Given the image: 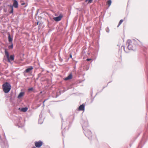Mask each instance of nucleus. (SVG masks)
Returning a JSON list of instances; mask_svg holds the SVG:
<instances>
[{"label":"nucleus","instance_id":"f257e3e1","mask_svg":"<svg viewBox=\"0 0 148 148\" xmlns=\"http://www.w3.org/2000/svg\"><path fill=\"white\" fill-rule=\"evenodd\" d=\"M2 86L3 91L5 93L8 92L11 89V85L8 82L4 83Z\"/></svg>","mask_w":148,"mask_h":148},{"label":"nucleus","instance_id":"f03ea898","mask_svg":"<svg viewBox=\"0 0 148 148\" xmlns=\"http://www.w3.org/2000/svg\"><path fill=\"white\" fill-rule=\"evenodd\" d=\"M8 6L9 7V11L10 10L9 12V13L10 14L13 13V7L16 8H17L18 7V3L17 1L15 0L14 1L13 5H8Z\"/></svg>","mask_w":148,"mask_h":148},{"label":"nucleus","instance_id":"7ed1b4c3","mask_svg":"<svg viewBox=\"0 0 148 148\" xmlns=\"http://www.w3.org/2000/svg\"><path fill=\"white\" fill-rule=\"evenodd\" d=\"M136 42L134 41H131L130 40H128L127 42V44L128 45L127 47L130 50H133L134 49V47Z\"/></svg>","mask_w":148,"mask_h":148},{"label":"nucleus","instance_id":"20e7f679","mask_svg":"<svg viewBox=\"0 0 148 148\" xmlns=\"http://www.w3.org/2000/svg\"><path fill=\"white\" fill-rule=\"evenodd\" d=\"M5 52L8 61L10 62V61H12L14 60V55H11L10 57L8 52L5 49Z\"/></svg>","mask_w":148,"mask_h":148},{"label":"nucleus","instance_id":"39448f33","mask_svg":"<svg viewBox=\"0 0 148 148\" xmlns=\"http://www.w3.org/2000/svg\"><path fill=\"white\" fill-rule=\"evenodd\" d=\"M35 146L36 147L39 148L43 145V142L41 140L35 142Z\"/></svg>","mask_w":148,"mask_h":148},{"label":"nucleus","instance_id":"423d86ee","mask_svg":"<svg viewBox=\"0 0 148 148\" xmlns=\"http://www.w3.org/2000/svg\"><path fill=\"white\" fill-rule=\"evenodd\" d=\"M63 17V15L60 14L59 16L58 17L53 18V19L56 21H58L61 20Z\"/></svg>","mask_w":148,"mask_h":148},{"label":"nucleus","instance_id":"0eeeda50","mask_svg":"<svg viewBox=\"0 0 148 148\" xmlns=\"http://www.w3.org/2000/svg\"><path fill=\"white\" fill-rule=\"evenodd\" d=\"M86 136L89 138L92 136V134L91 131H88L85 133Z\"/></svg>","mask_w":148,"mask_h":148},{"label":"nucleus","instance_id":"6e6552de","mask_svg":"<svg viewBox=\"0 0 148 148\" xmlns=\"http://www.w3.org/2000/svg\"><path fill=\"white\" fill-rule=\"evenodd\" d=\"M72 78V75L71 74H69L67 77L64 78L65 80H67L71 79Z\"/></svg>","mask_w":148,"mask_h":148},{"label":"nucleus","instance_id":"1a4fd4ad","mask_svg":"<svg viewBox=\"0 0 148 148\" xmlns=\"http://www.w3.org/2000/svg\"><path fill=\"white\" fill-rule=\"evenodd\" d=\"M84 110V105L82 104L80 105L78 108V110L79 111Z\"/></svg>","mask_w":148,"mask_h":148},{"label":"nucleus","instance_id":"9d476101","mask_svg":"<svg viewBox=\"0 0 148 148\" xmlns=\"http://www.w3.org/2000/svg\"><path fill=\"white\" fill-rule=\"evenodd\" d=\"M33 69V68L32 66H31L29 68L27 69L25 71L26 73H28L30 71L32 70Z\"/></svg>","mask_w":148,"mask_h":148},{"label":"nucleus","instance_id":"9b49d317","mask_svg":"<svg viewBox=\"0 0 148 148\" xmlns=\"http://www.w3.org/2000/svg\"><path fill=\"white\" fill-rule=\"evenodd\" d=\"M8 41L11 42H12V38L11 37V36L9 33H8Z\"/></svg>","mask_w":148,"mask_h":148},{"label":"nucleus","instance_id":"f8f14e48","mask_svg":"<svg viewBox=\"0 0 148 148\" xmlns=\"http://www.w3.org/2000/svg\"><path fill=\"white\" fill-rule=\"evenodd\" d=\"M93 0H85L84 4H88L89 3H91L92 2Z\"/></svg>","mask_w":148,"mask_h":148},{"label":"nucleus","instance_id":"ddd939ff","mask_svg":"<svg viewBox=\"0 0 148 148\" xmlns=\"http://www.w3.org/2000/svg\"><path fill=\"white\" fill-rule=\"evenodd\" d=\"M24 94V92H20L18 96V98H20L23 96Z\"/></svg>","mask_w":148,"mask_h":148},{"label":"nucleus","instance_id":"4468645a","mask_svg":"<svg viewBox=\"0 0 148 148\" xmlns=\"http://www.w3.org/2000/svg\"><path fill=\"white\" fill-rule=\"evenodd\" d=\"M28 109L27 108H22L21 109V111L23 112H26L27 111Z\"/></svg>","mask_w":148,"mask_h":148},{"label":"nucleus","instance_id":"2eb2a0df","mask_svg":"<svg viewBox=\"0 0 148 148\" xmlns=\"http://www.w3.org/2000/svg\"><path fill=\"white\" fill-rule=\"evenodd\" d=\"M107 3L108 5V6L109 7L111 5L112 1L111 0H108L107 2Z\"/></svg>","mask_w":148,"mask_h":148},{"label":"nucleus","instance_id":"dca6fc26","mask_svg":"<svg viewBox=\"0 0 148 148\" xmlns=\"http://www.w3.org/2000/svg\"><path fill=\"white\" fill-rule=\"evenodd\" d=\"M123 22V20H122V19L119 22V24L117 26V27H119L121 25V24L122 23V22Z\"/></svg>","mask_w":148,"mask_h":148},{"label":"nucleus","instance_id":"f3484780","mask_svg":"<svg viewBox=\"0 0 148 148\" xmlns=\"http://www.w3.org/2000/svg\"><path fill=\"white\" fill-rule=\"evenodd\" d=\"M13 47V45L12 42H11V45H10L8 46V48L9 49H12Z\"/></svg>","mask_w":148,"mask_h":148},{"label":"nucleus","instance_id":"a211bd4d","mask_svg":"<svg viewBox=\"0 0 148 148\" xmlns=\"http://www.w3.org/2000/svg\"><path fill=\"white\" fill-rule=\"evenodd\" d=\"M33 89V88H31L28 89V90L29 91H30L31 90H32Z\"/></svg>","mask_w":148,"mask_h":148},{"label":"nucleus","instance_id":"6ab92c4d","mask_svg":"<svg viewBox=\"0 0 148 148\" xmlns=\"http://www.w3.org/2000/svg\"><path fill=\"white\" fill-rule=\"evenodd\" d=\"M92 59H90V58H88V59H86V60L88 61H89L90 60H91Z\"/></svg>","mask_w":148,"mask_h":148},{"label":"nucleus","instance_id":"aec40b11","mask_svg":"<svg viewBox=\"0 0 148 148\" xmlns=\"http://www.w3.org/2000/svg\"><path fill=\"white\" fill-rule=\"evenodd\" d=\"M70 58H72V56L71 54V55H70Z\"/></svg>","mask_w":148,"mask_h":148},{"label":"nucleus","instance_id":"412c9836","mask_svg":"<svg viewBox=\"0 0 148 148\" xmlns=\"http://www.w3.org/2000/svg\"><path fill=\"white\" fill-rule=\"evenodd\" d=\"M32 148H36V147H33Z\"/></svg>","mask_w":148,"mask_h":148},{"label":"nucleus","instance_id":"4be33fe9","mask_svg":"<svg viewBox=\"0 0 148 148\" xmlns=\"http://www.w3.org/2000/svg\"><path fill=\"white\" fill-rule=\"evenodd\" d=\"M38 22H37V25H38Z\"/></svg>","mask_w":148,"mask_h":148},{"label":"nucleus","instance_id":"5701e85b","mask_svg":"<svg viewBox=\"0 0 148 148\" xmlns=\"http://www.w3.org/2000/svg\"><path fill=\"white\" fill-rule=\"evenodd\" d=\"M45 101H44L43 103H44V102H45Z\"/></svg>","mask_w":148,"mask_h":148}]
</instances>
